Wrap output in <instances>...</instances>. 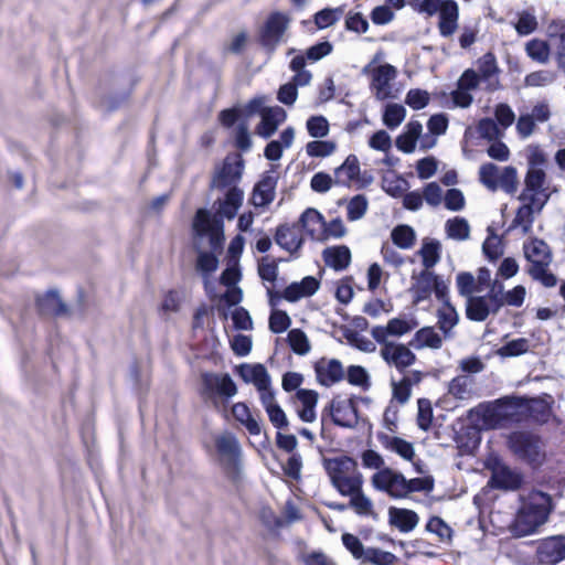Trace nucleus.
I'll use <instances>...</instances> for the list:
<instances>
[{
  "label": "nucleus",
  "instance_id": "obj_12",
  "mask_svg": "<svg viewBox=\"0 0 565 565\" xmlns=\"http://www.w3.org/2000/svg\"><path fill=\"white\" fill-rule=\"evenodd\" d=\"M372 484L375 489L385 491L393 498H405V477L390 468L374 473Z\"/></svg>",
  "mask_w": 565,
  "mask_h": 565
},
{
  "label": "nucleus",
  "instance_id": "obj_7",
  "mask_svg": "<svg viewBox=\"0 0 565 565\" xmlns=\"http://www.w3.org/2000/svg\"><path fill=\"white\" fill-rule=\"evenodd\" d=\"M243 162L238 159L225 158L222 166L215 169L211 188L220 191L238 188L243 174Z\"/></svg>",
  "mask_w": 565,
  "mask_h": 565
},
{
  "label": "nucleus",
  "instance_id": "obj_39",
  "mask_svg": "<svg viewBox=\"0 0 565 565\" xmlns=\"http://www.w3.org/2000/svg\"><path fill=\"white\" fill-rule=\"evenodd\" d=\"M446 233L449 238L456 241H466L470 236V226L466 218L456 216L445 224Z\"/></svg>",
  "mask_w": 565,
  "mask_h": 565
},
{
  "label": "nucleus",
  "instance_id": "obj_35",
  "mask_svg": "<svg viewBox=\"0 0 565 565\" xmlns=\"http://www.w3.org/2000/svg\"><path fill=\"white\" fill-rule=\"evenodd\" d=\"M233 417L239 422L250 435L260 434V424L253 417L248 406L245 403H236L232 406Z\"/></svg>",
  "mask_w": 565,
  "mask_h": 565
},
{
  "label": "nucleus",
  "instance_id": "obj_21",
  "mask_svg": "<svg viewBox=\"0 0 565 565\" xmlns=\"http://www.w3.org/2000/svg\"><path fill=\"white\" fill-rule=\"evenodd\" d=\"M332 422L341 427H353L358 422L356 408L351 401L333 399L330 403Z\"/></svg>",
  "mask_w": 565,
  "mask_h": 565
},
{
  "label": "nucleus",
  "instance_id": "obj_48",
  "mask_svg": "<svg viewBox=\"0 0 565 565\" xmlns=\"http://www.w3.org/2000/svg\"><path fill=\"white\" fill-rule=\"evenodd\" d=\"M546 178L545 170L527 169L524 179V190L529 192H546L547 189L544 188Z\"/></svg>",
  "mask_w": 565,
  "mask_h": 565
},
{
  "label": "nucleus",
  "instance_id": "obj_29",
  "mask_svg": "<svg viewBox=\"0 0 565 565\" xmlns=\"http://www.w3.org/2000/svg\"><path fill=\"white\" fill-rule=\"evenodd\" d=\"M326 265L334 270H344L351 263V252L348 246L328 247L322 253Z\"/></svg>",
  "mask_w": 565,
  "mask_h": 565
},
{
  "label": "nucleus",
  "instance_id": "obj_24",
  "mask_svg": "<svg viewBox=\"0 0 565 565\" xmlns=\"http://www.w3.org/2000/svg\"><path fill=\"white\" fill-rule=\"evenodd\" d=\"M296 398L300 403V406L297 408L299 418L306 423L315 422L317 417L318 393L313 390L299 388L296 393Z\"/></svg>",
  "mask_w": 565,
  "mask_h": 565
},
{
  "label": "nucleus",
  "instance_id": "obj_16",
  "mask_svg": "<svg viewBox=\"0 0 565 565\" xmlns=\"http://www.w3.org/2000/svg\"><path fill=\"white\" fill-rule=\"evenodd\" d=\"M479 75L480 83L484 84V88L487 90L493 92L499 89L500 81L499 73L500 70L497 64V58L494 54L488 52L482 55L477 62V71Z\"/></svg>",
  "mask_w": 565,
  "mask_h": 565
},
{
  "label": "nucleus",
  "instance_id": "obj_11",
  "mask_svg": "<svg viewBox=\"0 0 565 565\" xmlns=\"http://www.w3.org/2000/svg\"><path fill=\"white\" fill-rule=\"evenodd\" d=\"M381 345L380 354L390 365L403 371L411 366L415 360V354L408 347L397 342H377Z\"/></svg>",
  "mask_w": 565,
  "mask_h": 565
},
{
  "label": "nucleus",
  "instance_id": "obj_62",
  "mask_svg": "<svg viewBox=\"0 0 565 565\" xmlns=\"http://www.w3.org/2000/svg\"><path fill=\"white\" fill-rule=\"evenodd\" d=\"M307 130L312 138H322L329 134V122L323 116H312L307 120Z\"/></svg>",
  "mask_w": 565,
  "mask_h": 565
},
{
  "label": "nucleus",
  "instance_id": "obj_5",
  "mask_svg": "<svg viewBox=\"0 0 565 565\" xmlns=\"http://www.w3.org/2000/svg\"><path fill=\"white\" fill-rule=\"evenodd\" d=\"M355 461L349 457L329 460L327 470L332 484L342 495H353L362 489L363 478L355 471Z\"/></svg>",
  "mask_w": 565,
  "mask_h": 565
},
{
  "label": "nucleus",
  "instance_id": "obj_51",
  "mask_svg": "<svg viewBox=\"0 0 565 565\" xmlns=\"http://www.w3.org/2000/svg\"><path fill=\"white\" fill-rule=\"evenodd\" d=\"M502 168H499L494 163L488 162L480 167L479 169V179L480 182L487 186L491 191H497V181H499L500 171Z\"/></svg>",
  "mask_w": 565,
  "mask_h": 565
},
{
  "label": "nucleus",
  "instance_id": "obj_61",
  "mask_svg": "<svg viewBox=\"0 0 565 565\" xmlns=\"http://www.w3.org/2000/svg\"><path fill=\"white\" fill-rule=\"evenodd\" d=\"M534 212L525 203L519 207L513 220V226H521L524 234H527L534 222Z\"/></svg>",
  "mask_w": 565,
  "mask_h": 565
},
{
  "label": "nucleus",
  "instance_id": "obj_8",
  "mask_svg": "<svg viewBox=\"0 0 565 565\" xmlns=\"http://www.w3.org/2000/svg\"><path fill=\"white\" fill-rule=\"evenodd\" d=\"M290 19L281 12L271 13L260 31V43L273 52L289 26Z\"/></svg>",
  "mask_w": 565,
  "mask_h": 565
},
{
  "label": "nucleus",
  "instance_id": "obj_56",
  "mask_svg": "<svg viewBox=\"0 0 565 565\" xmlns=\"http://www.w3.org/2000/svg\"><path fill=\"white\" fill-rule=\"evenodd\" d=\"M349 507L360 515H370L373 512V503L363 493L362 489L350 497Z\"/></svg>",
  "mask_w": 565,
  "mask_h": 565
},
{
  "label": "nucleus",
  "instance_id": "obj_17",
  "mask_svg": "<svg viewBox=\"0 0 565 565\" xmlns=\"http://www.w3.org/2000/svg\"><path fill=\"white\" fill-rule=\"evenodd\" d=\"M275 242L290 254L298 252L303 244L300 226L297 223L279 225L276 230Z\"/></svg>",
  "mask_w": 565,
  "mask_h": 565
},
{
  "label": "nucleus",
  "instance_id": "obj_10",
  "mask_svg": "<svg viewBox=\"0 0 565 565\" xmlns=\"http://www.w3.org/2000/svg\"><path fill=\"white\" fill-rule=\"evenodd\" d=\"M418 326L415 318L399 316L391 319L386 326H376L372 328L371 334L376 342H391L388 337L399 338L409 333Z\"/></svg>",
  "mask_w": 565,
  "mask_h": 565
},
{
  "label": "nucleus",
  "instance_id": "obj_40",
  "mask_svg": "<svg viewBox=\"0 0 565 565\" xmlns=\"http://www.w3.org/2000/svg\"><path fill=\"white\" fill-rule=\"evenodd\" d=\"M306 61L303 55H296L290 61V70L295 72V75L291 79V84H295L296 87L298 86H307L310 84L312 79V74L305 70Z\"/></svg>",
  "mask_w": 565,
  "mask_h": 565
},
{
  "label": "nucleus",
  "instance_id": "obj_34",
  "mask_svg": "<svg viewBox=\"0 0 565 565\" xmlns=\"http://www.w3.org/2000/svg\"><path fill=\"white\" fill-rule=\"evenodd\" d=\"M379 439L384 448L399 455L405 460H412L415 456L413 445L403 438L390 435H381Z\"/></svg>",
  "mask_w": 565,
  "mask_h": 565
},
{
  "label": "nucleus",
  "instance_id": "obj_1",
  "mask_svg": "<svg viewBox=\"0 0 565 565\" xmlns=\"http://www.w3.org/2000/svg\"><path fill=\"white\" fill-rule=\"evenodd\" d=\"M244 200V192L239 188L226 190L225 199L218 201L216 214L212 215L207 210L200 209L193 220V231L199 237H209L213 252L222 248L224 242L223 217L232 220L237 214Z\"/></svg>",
  "mask_w": 565,
  "mask_h": 565
},
{
  "label": "nucleus",
  "instance_id": "obj_46",
  "mask_svg": "<svg viewBox=\"0 0 565 565\" xmlns=\"http://www.w3.org/2000/svg\"><path fill=\"white\" fill-rule=\"evenodd\" d=\"M557 34H551L554 42V55L558 70L565 73V23L556 24Z\"/></svg>",
  "mask_w": 565,
  "mask_h": 565
},
{
  "label": "nucleus",
  "instance_id": "obj_38",
  "mask_svg": "<svg viewBox=\"0 0 565 565\" xmlns=\"http://www.w3.org/2000/svg\"><path fill=\"white\" fill-rule=\"evenodd\" d=\"M525 52L531 60L540 64H546L550 61L551 47L546 41L540 39L530 40L525 44Z\"/></svg>",
  "mask_w": 565,
  "mask_h": 565
},
{
  "label": "nucleus",
  "instance_id": "obj_43",
  "mask_svg": "<svg viewBox=\"0 0 565 565\" xmlns=\"http://www.w3.org/2000/svg\"><path fill=\"white\" fill-rule=\"evenodd\" d=\"M495 185L497 190L501 189L508 194H514L519 186L516 169L512 166L502 168Z\"/></svg>",
  "mask_w": 565,
  "mask_h": 565
},
{
  "label": "nucleus",
  "instance_id": "obj_64",
  "mask_svg": "<svg viewBox=\"0 0 565 565\" xmlns=\"http://www.w3.org/2000/svg\"><path fill=\"white\" fill-rule=\"evenodd\" d=\"M405 103L413 109H422L429 103V94L423 89H411L406 94Z\"/></svg>",
  "mask_w": 565,
  "mask_h": 565
},
{
  "label": "nucleus",
  "instance_id": "obj_15",
  "mask_svg": "<svg viewBox=\"0 0 565 565\" xmlns=\"http://www.w3.org/2000/svg\"><path fill=\"white\" fill-rule=\"evenodd\" d=\"M537 561L543 565H554L565 559V536H554L544 540L537 546Z\"/></svg>",
  "mask_w": 565,
  "mask_h": 565
},
{
  "label": "nucleus",
  "instance_id": "obj_18",
  "mask_svg": "<svg viewBox=\"0 0 565 565\" xmlns=\"http://www.w3.org/2000/svg\"><path fill=\"white\" fill-rule=\"evenodd\" d=\"M262 120L256 127V134L264 139L270 138L281 125L287 114L284 108L279 106L263 108L260 111Z\"/></svg>",
  "mask_w": 565,
  "mask_h": 565
},
{
  "label": "nucleus",
  "instance_id": "obj_49",
  "mask_svg": "<svg viewBox=\"0 0 565 565\" xmlns=\"http://www.w3.org/2000/svg\"><path fill=\"white\" fill-rule=\"evenodd\" d=\"M396 561V556L391 553L375 547H369L362 558V563L373 565H392Z\"/></svg>",
  "mask_w": 565,
  "mask_h": 565
},
{
  "label": "nucleus",
  "instance_id": "obj_4",
  "mask_svg": "<svg viewBox=\"0 0 565 565\" xmlns=\"http://www.w3.org/2000/svg\"><path fill=\"white\" fill-rule=\"evenodd\" d=\"M201 397L203 402L221 412L227 401L237 394V387L230 374L204 372L201 374Z\"/></svg>",
  "mask_w": 565,
  "mask_h": 565
},
{
  "label": "nucleus",
  "instance_id": "obj_50",
  "mask_svg": "<svg viewBox=\"0 0 565 565\" xmlns=\"http://www.w3.org/2000/svg\"><path fill=\"white\" fill-rule=\"evenodd\" d=\"M556 81V73L550 70H540L527 74L524 78L525 86L543 87Z\"/></svg>",
  "mask_w": 565,
  "mask_h": 565
},
{
  "label": "nucleus",
  "instance_id": "obj_19",
  "mask_svg": "<svg viewBox=\"0 0 565 565\" xmlns=\"http://www.w3.org/2000/svg\"><path fill=\"white\" fill-rule=\"evenodd\" d=\"M522 483L521 476L511 470L508 466L502 462L495 461L492 466V476L489 484L492 488L503 490H515Z\"/></svg>",
  "mask_w": 565,
  "mask_h": 565
},
{
  "label": "nucleus",
  "instance_id": "obj_52",
  "mask_svg": "<svg viewBox=\"0 0 565 565\" xmlns=\"http://www.w3.org/2000/svg\"><path fill=\"white\" fill-rule=\"evenodd\" d=\"M288 342L291 350L299 355L307 354L311 349L308 337L300 329H292L289 331Z\"/></svg>",
  "mask_w": 565,
  "mask_h": 565
},
{
  "label": "nucleus",
  "instance_id": "obj_14",
  "mask_svg": "<svg viewBox=\"0 0 565 565\" xmlns=\"http://www.w3.org/2000/svg\"><path fill=\"white\" fill-rule=\"evenodd\" d=\"M317 381L323 386H331L344 379V367L337 359L321 358L315 363Z\"/></svg>",
  "mask_w": 565,
  "mask_h": 565
},
{
  "label": "nucleus",
  "instance_id": "obj_25",
  "mask_svg": "<svg viewBox=\"0 0 565 565\" xmlns=\"http://www.w3.org/2000/svg\"><path fill=\"white\" fill-rule=\"evenodd\" d=\"M36 305L40 312L45 316H66L68 313L67 306L55 290H50L38 297Z\"/></svg>",
  "mask_w": 565,
  "mask_h": 565
},
{
  "label": "nucleus",
  "instance_id": "obj_44",
  "mask_svg": "<svg viewBox=\"0 0 565 565\" xmlns=\"http://www.w3.org/2000/svg\"><path fill=\"white\" fill-rule=\"evenodd\" d=\"M406 117V108L401 104H387L383 113V124L388 129L397 128Z\"/></svg>",
  "mask_w": 565,
  "mask_h": 565
},
{
  "label": "nucleus",
  "instance_id": "obj_60",
  "mask_svg": "<svg viewBox=\"0 0 565 565\" xmlns=\"http://www.w3.org/2000/svg\"><path fill=\"white\" fill-rule=\"evenodd\" d=\"M526 409L529 411L530 416L539 423L547 422V419L551 415V407L543 399L531 401L529 403V405L526 406Z\"/></svg>",
  "mask_w": 565,
  "mask_h": 565
},
{
  "label": "nucleus",
  "instance_id": "obj_3",
  "mask_svg": "<svg viewBox=\"0 0 565 565\" xmlns=\"http://www.w3.org/2000/svg\"><path fill=\"white\" fill-rule=\"evenodd\" d=\"M523 253L526 260L531 264L527 274L540 281L545 287H554L557 278L548 270L553 260V254L550 246L540 238H532L524 242Z\"/></svg>",
  "mask_w": 565,
  "mask_h": 565
},
{
  "label": "nucleus",
  "instance_id": "obj_57",
  "mask_svg": "<svg viewBox=\"0 0 565 565\" xmlns=\"http://www.w3.org/2000/svg\"><path fill=\"white\" fill-rule=\"evenodd\" d=\"M529 348L530 345L526 339H514L502 345L498 350V354L501 356H518L527 352Z\"/></svg>",
  "mask_w": 565,
  "mask_h": 565
},
{
  "label": "nucleus",
  "instance_id": "obj_42",
  "mask_svg": "<svg viewBox=\"0 0 565 565\" xmlns=\"http://www.w3.org/2000/svg\"><path fill=\"white\" fill-rule=\"evenodd\" d=\"M391 237L399 248L409 249L415 244L416 233L409 225H398L392 231Z\"/></svg>",
  "mask_w": 565,
  "mask_h": 565
},
{
  "label": "nucleus",
  "instance_id": "obj_26",
  "mask_svg": "<svg viewBox=\"0 0 565 565\" xmlns=\"http://www.w3.org/2000/svg\"><path fill=\"white\" fill-rule=\"evenodd\" d=\"M423 126L417 120H412L405 126V130L396 138V148L404 153H412L422 137Z\"/></svg>",
  "mask_w": 565,
  "mask_h": 565
},
{
  "label": "nucleus",
  "instance_id": "obj_27",
  "mask_svg": "<svg viewBox=\"0 0 565 565\" xmlns=\"http://www.w3.org/2000/svg\"><path fill=\"white\" fill-rule=\"evenodd\" d=\"M238 374L246 383H252L258 390L270 384V376L263 364H242Z\"/></svg>",
  "mask_w": 565,
  "mask_h": 565
},
{
  "label": "nucleus",
  "instance_id": "obj_47",
  "mask_svg": "<svg viewBox=\"0 0 565 565\" xmlns=\"http://www.w3.org/2000/svg\"><path fill=\"white\" fill-rule=\"evenodd\" d=\"M456 286L460 296L465 297L466 300L470 297L476 296L475 292H480L481 289L478 287L476 278L472 274L463 271L457 275Z\"/></svg>",
  "mask_w": 565,
  "mask_h": 565
},
{
  "label": "nucleus",
  "instance_id": "obj_45",
  "mask_svg": "<svg viewBox=\"0 0 565 565\" xmlns=\"http://www.w3.org/2000/svg\"><path fill=\"white\" fill-rule=\"evenodd\" d=\"M525 153L527 169L545 170L548 167V154L539 145L527 146Z\"/></svg>",
  "mask_w": 565,
  "mask_h": 565
},
{
  "label": "nucleus",
  "instance_id": "obj_32",
  "mask_svg": "<svg viewBox=\"0 0 565 565\" xmlns=\"http://www.w3.org/2000/svg\"><path fill=\"white\" fill-rule=\"evenodd\" d=\"M408 345L416 350H422L424 348L436 350L441 348L443 338L435 331L433 327H425L415 333Z\"/></svg>",
  "mask_w": 565,
  "mask_h": 565
},
{
  "label": "nucleus",
  "instance_id": "obj_54",
  "mask_svg": "<svg viewBox=\"0 0 565 565\" xmlns=\"http://www.w3.org/2000/svg\"><path fill=\"white\" fill-rule=\"evenodd\" d=\"M550 199L546 192H529L523 190L519 200L523 201L534 213H540Z\"/></svg>",
  "mask_w": 565,
  "mask_h": 565
},
{
  "label": "nucleus",
  "instance_id": "obj_33",
  "mask_svg": "<svg viewBox=\"0 0 565 565\" xmlns=\"http://www.w3.org/2000/svg\"><path fill=\"white\" fill-rule=\"evenodd\" d=\"M417 254L422 257L425 270H429L440 260L441 244L437 239L426 237Z\"/></svg>",
  "mask_w": 565,
  "mask_h": 565
},
{
  "label": "nucleus",
  "instance_id": "obj_23",
  "mask_svg": "<svg viewBox=\"0 0 565 565\" xmlns=\"http://www.w3.org/2000/svg\"><path fill=\"white\" fill-rule=\"evenodd\" d=\"M320 282L313 276H307L299 282H292L284 290V298L295 302L301 298L310 297L317 292Z\"/></svg>",
  "mask_w": 565,
  "mask_h": 565
},
{
  "label": "nucleus",
  "instance_id": "obj_53",
  "mask_svg": "<svg viewBox=\"0 0 565 565\" xmlns=\"http://www.w3.org/2000/svg\"><path fill=\"white\" fill-rule=\"evenodd\" d=\"M337 145L330 140H315L306 145V152L310 157L324 158L332 154Z\"/></svg>",
  "mask_w": 565,
  "mask_h": 565
},
{
  "label": "nucleus",
  "instance_id": "obj_41",
  "mask_svg": "<svg viewBox=\"0 0 565 565\" xmlns=\"http://www.w3.org/2000/svg\"><path fill=\"white\" fill-rule=\"evenodd\" d=\"M473 380L468 375H458L451 380L448 392L458 399H466L472 393Z\"/></svg>",
  "mask_w": 565,
  "mask_h": 565
},
{
  "label": "nucleus",
  "instance_id": "obj_58",
  "mask_svg": "<svg viewBox=\"0 0 565 565\" xmlns=\"http://www.w3.org/2000/svg\"><path fill=\"white\" fill-rule=\"evenodd\" d=\"M366 210H367V199L362 194L355 195L348 203V206H347L348 218L350 221L360 220L366 213Z\"/></svg>",
  "mask_w": 565,
  "mask_h": 565
},
{
  "label": "nucleus",
  "instance_id": "obj_6",
  "mask_svg": "<svg viewBox=\"0 0 565 565\" xmlns=\"http://www.w3.org/2000/svg\"><path fill=\"white\" fill-rule=\"evenodd\" d=\"M511 450L532 465H539L543 458L541 439L529 433H513L509 438Z\"/></svg>",
  "mask_w": 565,
  "mask_h": 565
},
{
  "label": "nucleus",
  "instance_id": "obj_55",
  "mask_svg": "<svg viewBox=\"0 0 565 565\" xmlns=\"http://www.w3.org/2000/svg\"><path fill=\"white\" fill-rule=\"evenodd\" d=\"M514 28L520 35H529L537 29L536 17L533 12L522 11Z\"/></svg>",
  "mask_w": 565,
  "mask_h": 565
},
{
  "label": "nucleus",
  "instance_id": "obj_31",
  "mask_svg": "<svg viewBox=\"0 0 565 565\" xmlns=\"http://www.w3.org/2000/svg\"><path fill=\"white\" fill-rule=\"evenodd\" d=\"M390 523L397 527L401 532L413 531L419 521L418 515L407 509L390 508L388 510Z\"/></svg>",
  "mask_w": 565,
  "mask_h": 565
},
{
  "label": "nucleus",
  "instance_id": "obj_22",
  "mask_svg": "<svg viewBox=\"0 0 565 565\" xmlns=\"http://www.w3.org/2000/svg\"><path fill=\"white\" fill-rule=\"evenodd\" d=\"M301 232H306L312 239H324L326 222L323 216L315 209H307L297 223Z\"/></svg>",
  "mask_w": 565,
  "mask_h": 565
},
{
  "label": "nucleus",
  "instance_id": "obj_28",
  "mask_svg": "<svg viewBox=\"0 0 565 565\" xmlns=\"http://www.w3.org/2000/svg\"><path fill=\"white\" fill-rule=\"evenodd\" d=\"M360 180V163L354 154L348 156L345 161L334 171V183L339 185H351Z\"/></svg>",
  "mask_w": 565,
  "mask_h": 565
},
{
  "label": "nucleus",
  "instance_id": "obj_2",
  "mask_svg": "<svg viewBox=\"0 0 565 565\" xmlns=\"http://www.w3.org/2000/svg\"><path fill=\"white\" fill-rule=\"evenodd\" d=\"M552 511V498L542 491H532L523 501L513 523V532L518 536L534 533L543 525Z\"/></svg>",
  "mask_w": 565,
  "mask_h": 565
},
{
  "label": "nucleus",
  "instance_id": "obj_37",
  "mask_svg": "<svg viewBox=\"0 0 565 565\" xmlns=\"http://www.w3.org/2000/svg\"><path fill=\"white\" fill-rule=\"evenodd\" d=\"M413 279H415V282L412 289L416 301L427 299L433 291L434 282H436V275L430 270H423L417 277L413 276Z\"/></svg>",
  "mask_w": 565,
  "mask_h": 565
},
{
  "label": "nucleus",
  "instance_id": "obj_59",
  "mask_svg": "<svg viewBox=\"0 0 565 565\" xmlns=\"http://www.w3.org/2000/svg\"><path fill=\"white\" fill-rule=\"evenodd\" d=\"M418 414L417 425L423 430H428L433 420V407L431 403L427 398H419L417 402Z\"/></svg>",
  "mask_w": 565,
  "mask_h": 565
},
{
  "label": "nucleus",
  "instance_id": "obj_13",
  "mask_svg": "<svg viewBox=\"0 0 565 565\" xmlns=\"http://www.w3.org/2000/svg\"><path fill=\"white\" fill-rule=\"evenodd\" d=\"M501 307L487 294L476 295L466 300V317L476 322L486 321L490 315H497Z\"/></svg>",
  "mask_w": 565,
  "mask_h": 565
},
{
  "label": "nucleus",
  "instance_id": "obj_9",
  "mask_svg": "<svg viewBox=\"0 0 565 565\" xmlns=\"http://www.w3.org/2000/svg\"><path fill=\"white\" fill-rule=\"evenodd\" d=\"M221 463L228 473L236 475L239 466L241 447L236 437L230 433L222 434L215 440Z\"/></svg>",
  "mask_w": 565,
  "mask_h": 565
},
{
  "label": "nucleus",
  "instance_id": "obj_30",
  "mask_svg": "<svg viewBox=\"0 0 565 565\" xmlns=\"http://www.w3.org/2000/svg\"><path fill=\"white\" fill-rule=\"evenodd\" d=\"M276 179L271 175L264 177L255 186L252 203L256 207H264L275 199Z\"/></svg>",
  "mask_w": 565,
  "mask_h": 565
},
{
  "label": "nucleus",
  "instance_id": "obj_63",
  "mask_svg": "<svg viewBox=\"0 0 565 565\" xmlns=\"http://www.w3.org/2000/svg\"><path fill=\"white\" fill-rule=\"evenodd\" d=\"M478 132L480 137L488 140H497L502 136L497 122L491 118H483L478 124Z\"/></svg>",
  "mask_w": 565,
  "mask_h": 565
},
{
  "label": "nucleus",
  "instance_id": "obj_36",
  "mask_svg": "<svg viewBox=\"0 0 565 565\" xmlns=\"http://www.w3.org/2000/svg\"><path fill=\"white\" fill-rule=\"evenodd\" d=\"M438 326L444 332L445 338H449L451 330L457 326L459 321V315L455 307L449 302L445 301L443 306L437 310Z\"/></svg>",
  "mask_w": 565,
  "mask_h": 565
},
{
  "label": "nucleus",
  "instance_id": "obj_20",
  "mask_svg": "<svg viewBox=\"0 0 565 565\" xmlns=\"http://www.w3.org/2000/svg\"><path fill=\"white\" fill-rule=\"evenodd\" d=\"M396 68L391 64H384L372 71V88L375 90V97L384 100L391 96V81L396 77Z\"/></svg>",
  "mask_w": 565,
  "mask_h": 565
}]
</instances>
